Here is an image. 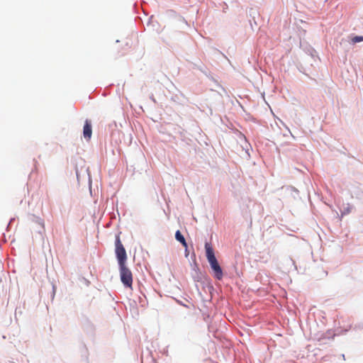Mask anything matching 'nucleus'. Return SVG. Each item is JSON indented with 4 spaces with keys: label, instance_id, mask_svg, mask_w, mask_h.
I'll list each match as a JSON object with an SVG mask.
<instances>
[{
    "label": "nucleus",
    "instance_id": "1",
    "mask_svg": "<svg viewBox=\"0 0 363 363\" xmlns=\"http://www.w3.org/2000/svg\"><path fill=\"white\" fill-rule=\"evenodd\" d=\"M205 250L206 258L211 265V267L214 273V277L220 280L223 278V274L221 267H220L218 260L214 255L213 249L211 245L208 242L205 244Z\"/></svg>",
    "mask_w": 363,
    "mask_h": 363
},
{
    "label": "nucleus",
    "instance_id": "2",
    "mask_svg": "<svg viewBox=\"0 0 363 363\" xmlns=\"http://www.w3.org/2000/svg\"><path fill=\"white\" fill-rule=\"evenodd\" d=\"M116 255L118 262V264L120 265H124L125 264V262L127 259V255L125 250L121 241L120 235H117L116 236Z\"/></svg>",
    "mask_w": 363,
    "mask_h": 363
},
{
    "label": "nucleus",
    "instance_id": "3",
    "mask_svg": "<svg viewBox=\"0 0 363 363\" xmlns=\"http://www.w3.org/2000/svg\"><path fill=\"white\" fill-rule=\"evenodd\" d=\"M120 277L122 283L125 287L132 288L133 274L131 271L124 265H120Z\"/></svg>",
    "mask_w": 363,
    "mask_h": 363
},
{
    "label": "nucleus",
    "instance_id": "4",
    "mask_svg": "<svg viewBox=\"0 0 363 363\" xmlns=\"http://www.w3.org/2000/svg\"><path fill=\"white\" fill-rule=\"evenodd\" d=\"M92 134L91 124L89 120H86L84 129L83 135L86 140H89Z\"/></svg>",
    "mask_w": 363,
    "mask_h": 363
},
{
    "label": "nucleus",
    "instance_id": "5",
    "mask_svg": "<svg viewBox=\"0 0 363 363\" xmlns=\"http://www.w3.org/2000/svg\"><path fill=\"white\" fill-rule=\"evenodd\" d=\"M175 238L177 241H179L182 245L183 247H185V249L186 250L188 245H187V243L186 242V240L184 238V237L182 235V234L181 233V232L179 230H177L175 233Z\"/></svg>",
    "mask_w": 363,
    "mask_h": 363
},
{
    "label": "nucleus",
    "instance_id": "6",
    "mask_svg": "<svg viewBox=\"0 0 363 363\" xmlns=\"http://www.w3.org/2000/svg\"><path fill=\"white\" fill-rule=\"evenodd\" d=\"M363 41V37L362 36H354L351 39V42L354 44L359 42Z\"/></svg>",
    "mask_w": 363,
    "mask_h": 363
}]
</instances>
